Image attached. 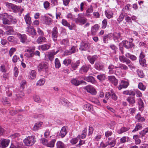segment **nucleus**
I'll list each match as a JSON object with an SVG mask.
<instances>
[{"label":"nucleus","mask_w":148,"mask_h":148,"mask_svg":"<svg viewBox=\"0 0 148 148\" xmlns=\"http://www.w3.org/2000/svg\"><path fill=\"white\" fill-rule=\"evenodd\" d=\"M45 82L44 79H41L37 82L36 85L37 86H40L43 85Z\"/></svg>","instance_id":"37998d69"},{"label":"nucleus","mask_w":148,"mask_h":148,"mask_svg":"<svg viewBox=\"0 0 148 148\" xmlns=\"http://www.w3.org/2000/svg\"><path fill=\"white\" fill-rule=\"evenodd\" d=\"M119 67L121 70H126L128 68L127 66L122 64H120L119 65Z\"/></svg>","instance_id":"6e6d98bb"},{"label":"nucleus","mask_w":148,"mask_h":148,"mask_svg":"<svg viewBox=\"0 0 148 148\" xmlns=\"http://www.w3.org/2000/svg\"><path fill=\"white\" fill-rule=\"evenodd\" d=\"M90 67L91 65H84L80 68V71L81 73H86Z\"/></svg>","instance_id":"aec40b11"},{"label":"nucleus","mask_w":148,"mask_h":148,"mask_svg":"<svg viewBox=\"0 0 148 148\" xmlns=\"http://www.w3.org/2000/svg\"><path fill=\"white\" fill-rule=\"evenodd\" d=\"M50 45L47 44H44L41 45V49L43 51L47 50L49 49Z\"/></svg>","instance_id":"8fccbe9b"},{"label":"nucleus","mask_w":148,"mask_h":148,"mask_svg":"<svg viewBox=\"0 0 148 148\" xmlns=\"http://www.w3.org/2000/svg\"><path fill=\"white\" fill-rule=\"evenodd\" d=\"M43 5L44 8L46 9H48L49 8L50 3L48 1H45L44 2Z\"/></svg>","instance_id":"338daca9"},{"label":"nucleus","mask_w":148,"mask_h":148,"mask_svg":"<svg viewBox=\"0 0 148 148\" xmlns=\"http://www.w3.org/2000/svg\"><path fill=\"white\" fill-rule=\"evenodd\" d=\"M145 55L144 53L141 52L139 56V62L140 64L143 66H144L145 64L146 60L144 58Z\"/></svg>","instance_id":"39448f33"},{"label":"nucleus","mask_w":148,"mask_h":148,"mask_svg":"<svg viewBox=\"0 0 148 148\" xmlns=\"http://www.w3.org/2000/svg\"><path fill=\"white\" fill-rule=\"evenodd\" d=\"M142 125L140 124H138L136 125L134 129L133 130L132 132H135L137 131L138 130H140L142 128Z\"/></svg>","instance_id":"de8ad7c7"},{"label":"nucleus","mask_w":148,"mask_h":148,"mask_svg":"<svg viewBox=\"0 0 148 148\" xmlns=\"http://www.w3.org/2000/svg\"><path fill=\"white\" fill-rule=\"evenodd\" d=\"M138 86V88L141 90H144L145 89V86L142 82L139 83Z\"/></svg>","instance_id":"bf43d9fd"},{"label":"nucleus","mask_w":148,"mask_h":148,"mask_svg":"<svg viewBox=\"0 0 148 148\" xmlns=\"http://www.w3.org/2000/svg\"><path fill=\"white\" fill-rule=\"evenodd\" d=\"M33 99L34 101L40 103L41 101V100L40 97L37 95H35Z\"/></svg>","instance_id":"69168bd1"},{"label":"nucleus","mask_w":148,"mask_h":148,"mask_svg":"<svg viewBox=\"0 0 148 148\" xmlns=\"http://www.w3.org/2000/svg\"><path fill=\"white\" fill-rule=\"evenodd\" d=\"M107 21L106 19H104L102 21V28L105 29L107 26Z\"/></svg>","instance_id":"0e129e2a"},{"label":"nucleus","mask_w":148,"mask_h":148,"mask_svg":"<svg viewBox=\"0 0 148 148\" xmlns=\"http://www.w3.org/2000/svg\"><path fill=\"white\" fill-rule=\"evenodd\" d=\"M148 132V127L146 128L140 132V134L142 136H144Z\"/></svg>","instance_id":"774afa93"},{"label":"nucleus","mask_w":148,"mask_h":148,"mask_svg":"<svg viewBox=\"0 0 148 148\" xmlns=\"http://www.w3.org/2000/svg\"><path fill=\"white\" fill-rule=\"evenodd\" d=\"M77 50V49L76 47L75 46H73L71 48V49L69 50V51H65L62 54V56H64L71 55V54L76 52Z\"/></svg>","instance_id":"423d86ee"},{"label":"nucleus","mask_w":148,"mask_h":148,"mask_svg":"<svg viewBox=\"0 0 148 148\" xmlns=\"http://www.w3.org/2000/svg\"><path fill=\"white\" fill-rule=\"evenodd\" d=\"M60 102L63 105L66 106H69V104L68 103V101L64 98H62L60 99Z\"/></svg>","instance_id":"49530a36"},{"label":"nucleus","mask_w":148,"mask_h":148,"mask_svg":"<svg viewBox=\"0 0 148 148\" xmlns=\"http://www.w3.org/2000/svg\"><path fill=\"white\" fill-rule=\"evenodd\" d=\"M3 14L2 15V18H3V23L4 24H8L9 23V20L7 19V18H5L4 16H3Z\"/></svg>","instance_id":"13d9d810"},{"label":"nucleus","mask_w":148,"mask_h":148,"mask_svg":"<svg viewBox=\"0 0 148 148\" xmlns=\"http://www.w3.org/2000/svg\"><path fill=\"white\" fill-rule=\"evenodd\" d=\"M90 47V44L86 41H82L81 43L79 49L81 51H86Z\"/></svg>","instance_id":"20e7f679"},{"label":"nucleus","mask_w":148,"mask_h":148,"mask_svg":"<svg viewBox=\"0 0 148 148\" xmlns=\"http://www.w3.org/2000/svg\"><path fill=\"white\" fill-rule=\"evenodd\" d=\"M99 28V25L96 24L92 26L91 28V33L93 35H96L97 32Z\"/></svg>","instance_id":"2eb2a0df"},{"label":"nucleus","mask_w":148,"mask_h":148,"mask_svg":"<svg viewBox=\"0 0 148 148\" xmlns=\"http://www.w3.org/2000/svg\"><path fill=\"white\" fill-rule=\"evenodd\" d=\"M125 56L126 57L129 58L132 61L135 60L137 59V57L133 55H132L129 53H126Z\"/></svg>","instance_id":"c9c22d12"},{"label":"nucleus","mask_w":148,"mask_h":148,"mask_svg":"<svg viewBox=\"0 0 148 148\" xmlns=\"http://www.w3.org/2000/svg\"><path fill=\"white\" fill-rule=\"evenodd\" d=\"M71 62V60L69 59H66L63 61V64L66 66H68Z\"/></svg>","instance_id":"052dcab7"},{"label":"nucleus","mask_w":148,"mask_h":148,"mask_svg":"<svg viewBox=\"0 0 148 148\" xmlns=\"http://www.w3.org/2000/svg\"><path fill=\"white\" fill-rule=\"evenodd\" d=\"M66 127L65 126L63 127L60 132L59 135L62 138L64 137L67 133L66 130Z\"/></svg>","instance_id":"cd10ccee"},{"label":"nucleus","mask_w":148,"mask_h":148,"mask_svg":"<svg viewBox=\"0 0 148 148\" xmlns=\"http://www.w3.org/2000/svg\"><path fill=\"white\" fill-rule=\"evenodd\" d=\"M9 143V140H1L0 142V146L3 148H5L8 146Z\"/></svg>","instance_id":"4468645a"},{"label":"nucleus","mask_w":148,"mask_h":148,"mask_svg":"<svg viewBox=\"0 0 148 148\" xmlns=\"http://www.w3.org/2000/svg\"><path fill=\"white\" fill-rule=\"evenodd\" d=\"M60 44L61 45L64 47H66L69 44V40L68 39L66 38L63 39L60 42Z\"/></svg>","instance_id":"a19ab883"},{"label":"nucleus","mask_w":148,"mask_h":148,"mask_svg":"<svg viewBox=\"0 0 148 148\" xmlns=\"http://www.w3.org/2000/svg\"><path fill=\"white\" fill-rule=\"evenodd\" d=\"M97 78L101 82H103L106 79V75L105 74H102L97 75Z\"/></svg>","instance_id":"2f4dec72"},{"label":"nucleus","mask_w":148,"mask_h":148,"mask_svg":"<svg viewBox=\"0 0 148 148\" xmlns=\"http://www.w3.org/2000/svg\"><path fill=\"white\" fill-rule=\"evenodd\" d=\"M121 33L114 32L113 34V39L116 42H119L122 40L121 36Z\"/></svg>","instance_id":"0eeeda50"},{"label":"nucleus","mask_w":148,"mask_h":148,"mask_svg":"<svg viewBox=\"0 0 148 148\" xmlns=\"http://www.w3.org/2000/svg\"><path fill=\"white\" fill-rule=\"evenodd\" d=\"M95 67L97 70H102L104 68V65L102 63L98 62L95 63Z\"/></svg>","instance_id":"f3484780"},{"label":"nucleus","mask_w":148,"mask_h":148,"mask_svg":"<svg viewBox=\"0 0 148 148\" xmlns=\"http://www.w3.org/2000/svg\"><path fill=\"white\" fill-rule=\"evenodd\" d=\"M36 142L34 137L29 136L23 140V142L27 146H31L34 145Z\"/></svg>","instance_id":"f03ea898"},{"label":"nucleus","mask_w":148,"mask_h":148,"mask_svg":"<svg viewBox=\"0 0 148 148\" xmlns=\"http://www.w3.org/2000/svg\"><path fill=\"white\" fill-rule=\"evenodd\" d=\"M78 138L77 137L73 138L70 140V142L72 145H75L77 142L78 141Z\"/></svg>","instance_id":"e2e57ef3"},{"label":"nucleus","mask_w":148,"mask_h":148,"mask_svg":"<svg viewBox=\"0 0 148 148\" xmlns=\"http://www.w3.org/2000/svg\"><path fill=\"white\" fill-rule=\"evenodd\" d=\"M138 104L139 109L140 111L143 110V109L144 103L143 100L140 98L138 99Z\"/></svg>","instance_id":"c85d7f7f"},{"label":"nucleus","mask_w":148,"mask_h":148,"mask_svg":"<svg viewBox=\"0 0 148 148\" xmlns=\"http://www.w3.org/2000/svg\"><path fill=\"white\" fill-rule=\"evenodd\" d=\"M52 36L53 40L55 42L57 40L58 37V29L57 27H55L53 29L52 31Z\"/></svg>","instance_id":"ddd939ff"},{"label":"nucleus","mask_w":148,"mask_h":148,"mask_svg":"<svg viewBox=\"0 0 148 148\" xmlns=\"http://www.w3.org/2000/svg\"><path fill=\"white\" fill-rule=\"evenodd\" d=\"M61 23L63 26L68 27L70 30H73V27L72 25H71L66 19H62L61 21Z\"/></svg>","instance_id":"dca6fc26"},{"label":"nucleus","mask_w":148,"mask_h":148,"mask_svg":"<svg viewBox=\"0 0 148 148\" xmlns=\"http://www.w3.org/2000/svg\"><path fill=\"white\" fill-rule=\"evenodd\" d=\"M48 53L47 56L49 59L51 61H52L54 59V56L55 55L54 54L52 51L48 52Z\"/></svg>","instance_id":"4c0bfd02"},{"label":"nucleus","mask_w":148,"mask_h":148,"mask_svg":"<svg viewBox=\"0 0 148 148\" xmlns=\"http://www.w3.org/2000/svg\"><path fill=\"white\" fill-rule=\"evenodd\" d=\"M4 28L6 31L5 33L8 35H10L13 34L14 31L12 27L11 26L6 25L5 26Z\"/></svg>","instance_id":"f8f14e48"},{"label":"nucleus","mask_w":148,"mask_h":148,"mask_svg":"<svg viewBox=\"0 0 148 148\" xmlns=\"http://www.w3.org/2000/svg\"><path fill=\"white\" fill-rule=\"evenodd\" d=\"M44 19L45 20V23L47 25H50L52 22V20L50 18L44 16Z\"/></svg>","instance_id":"ea45409f"},{"label":"nucleus","mask_w":148,"mask_h":148,"mask_svg":"<svg viewBox=\"0 0 148 148\" xmlns=\"http://www.w3.org/2000/svg\"><path fill=\"white\" fill-rule=\"evenodd\" d=\"M108 140L107 141L108 146L109 145L110 147H114L116 142V140L115 139L110 140V138H108Z\"/></svg>","instance_id":"412c9836"},{"label":"nucleus","mask_w":148,"mask_h":148,"mask_svg":"<svg viewBox=\"0 0 148 148\" xmlns=\"http://www.w3.org/2000/svg\"><path fill=\"white\" fill-rule=\"evenodd\" d=\"M72 84L75 86H78L81 83H85L84 81H79L75 79H73L71 80Z\"/></svg>","instance_id":"bb28decb"},{"label":"nucleus","mask_w":148,"mask_h":148,"mask_svg":"<svg viewBox=\"0 0 148 148\" xmlns=\"http://www.w3.org/2000/svg\"><path fill=\"white\" fill-rule=\"evenodd\" d=\"M85 89L87 92L90 93L92 95H96L97 92L95 89L93 87L91 86H88L85 88Z\"/></svg>","instance_id":"1a4fd4ad"},{"label":"nucleus","mask_w":148,"mask_h":148,"mask_svg":"<svg viewBox=\"0 0 148 148\" xmlns=\"http://www.w3.org/2000/svg\"><path fill=\"white\" fill-rule=\"evenodd\" d=\"M10 148H23V146L21 143H20L16 145V146H15L13 144H11Z\"/></svg>","instance_id":"5fc2aeb1"},{"label":"nucleus","mask_w":148,"mask_h":148,"mask_svg":"<svg viewBox=\"0 0 148 148\" xmlns=\"http://www.w3.org/2000/svg\"><path fill=\"white\" fill-rule=\"evenodd\" d=\"M34 49H29L27 50V53H25L24 56L27 58L32 57L33 54V52Z\"/></svg>","instance_id":"b1692460"},{"label":"nucleus","mask_w":148,"mask_h":148,"mask_svg":"<svg viewBox=\"0 0 148 148\" xmlns=\"http://www.w3.org/2000/svg\"><path fill=\"white\" fill-rule=\"evenodd\" d=\"M46 40L47 39L45 37L40 36L38 37L36 40V42L38 44H42L46 42Z\"/></svg>","instance_id":"a878e982"},{"label":"nucleus","mask_w":148,"mask_h":148,"mask_svg":"<svg viewBox=\"0 0 148 148\" xmlns=\"http://www.w3.org/2000/svg\"><path fill=\"white\" fill-rule=\"evenodd\" d=\"M122 43L123 46L127 49L133 46L132 42H129L126 40L123 41Z\"/></svg>","instance_id":"5701e85b"},{"label":"nucleus","mask_w":148,"mask_h":148,"mask_svg":"<svg viewBox=\"0 0 148 148\" xmlns=\"http://www.w3.org/2000/svg\"><path fill=\"white\" fill-rule=\"evenodd\" d=\"M121 84L124 88H126L129 85V83L123 80L121 81Z\"/></svg>","instance_id":"4d7b16f0"},{"label":"nucleus","mask_w":148,"mask_h":148,"mask_svg":"<svg viewBox=\"0 0 148 148\" xmlns=\"http://www.w3.org/2000/svg\"><path fill=\"white\" fill-rule=\"evenodd\" d=\"M124 13L122 12L119 17L117 19L118 21L120 23L122 21L124 18Z\"/></svg>","instance_id":"680f3d73"},{"label":"nucleus","mask_w":148,"mask_h":148,"mask_svg":"<svg viewBox=\"0 0 148 148\" xmlns=\"http://www.w3.org/2000/svg\"><path fill=\"white\" fill-rule=\"evenodd\" d=\"M55 67L56 68H59L61 66L60 61L58 58H56L55 60Z\"/></svg>","instance_id":"09e8293b"},{"label":"nucleus","mask_w":148,"mask_h":148,"mask_svg":"<svg viewBox=\"0 0 148 148\" xmlns=\"http://www.w3.org/2000/svg\"><path fill=\"white\" fill-rule=\"evenodd\" d=\"M18 37L20 39V41L23 43L25 42L27 39L26 36L25 34L21 35L19 34L18 35Z\"/></svg>","instance_id":"e433bc0d"},{"label":"nucleus","mask_w":148,"mask_h":148,"mask_svg":"<svg viewBox=\"0 0 148 148\" xmlns=\"http://www.w3.org/2000/svg\"><path fill=\"white\" fill-rule=\"evenodd\" d=\"M48 66L47 63H42L39 64L38 66V70L39 71H46Z\"/></svg>","instance_id":"9d476101"},{"label":"nucleus","mask_w":148,"mask_h":148,"mask_svg":"<svg viewBox=\"0 0 148 148\" xmlns=\"http://www.w3.org/2000/svg\"><path fill=\"white\" fill-rule=\"evenodd\" d=\"M29 79L32 80L34 79L36 77V72L34 70L31 71L29 73L28 76Z\"/></svg>","instance_id":"c756f323"},{"label":"nucleus","mask_w":148,"mask_h":148,"mask_svg":"<svg viewBox=\"0 0 148 148\" xmlns=\"http://www.w3.org/2000/svg\"><path fill=\"white\" fill-rule=\"evenodd\" d=\"M92 106L89 103L85 104L83 106V108L84 110L90 111H91L92 110Z\"/></svg>","instance_id":"72a5a7b5"},{"label":"nucleus","mask_w":148,"mask_h":148,"mask_svg":"<svg viewBox=\"0 0 148 148\" xmlns=\"http://www.w3.org/2000/svg\"><path fill=\"white\" fill-rule=\"evenodd\" d=\"M119 59L120 61L123 63H125L128 66L131 68H134L133 66L132 65V63H131V61L127 58L124 56H120L119 57Z\"/></svg>","instance_id":"7ed1b4c3"},{"label":"nucleus","mask_w":148,"mask_h":148,"mask_svg":"<svg viewBox=\"0 0 148 148\" xmlns=\"http://www.w3.org/2000/svg\"><path fill=\"white\" fill-rule=\"evenodd\" d=\"M24 19L26 23L28 26H29L32 24V21L31 18L29 16V14H27L24 16Z\"/></svg>","instance_id":"a211bd4d"},{"label":"nucleus","mask_w":148,"mask_h":148,"mask_svg":"<svg viewBox=\"0 0 148 148\" xmlns=\"http://www.w3.org/2000/svg\"><path fill=\"white\" fill-rule=\"evenodd\" d=\"M123 94L125 95H134V93L132 90H127L126 91H124L123 92Z\"/></svg>","instance_id":"864d4df0"},{"label":"nucleus","mask_w":148,"mask_h":148,"mask_svg":"<svg viewBox=\"0 0 148 148\" xmlns=\"http://www.w3.org/2000/svg\"><path fill=\"white\" fill-rule=\"evenodd\" d=\"M26 31L29 35L35 36L36 34L35 30L32 26L27 27L26 28Z\"/></svg>","instance_id":"6e6552de"},{"label":"nucleus","mask_w":148,"mask_h":148,"mask_svg":"<svg viewBox=\"0 0 148 148\" xmlns=\"http://www.w3.org/2000/svg\"><path fill=\"white\" fill-rule=\"evenodd\" d=\"M87 21V19L84 17L83 14L82 13L78 14L77 17L75 19V22L76 23H80L82 25L85 24Z\"/></svg>","instance_id":"f257e3e1"},{"label":"nucleus","mask_w":148,"mask_h":148,"mask_svg":"<svg viewBox=\"0 0 148 148\" xmlns=\"http://www.w3.org/2000/svg\"><path fill=\"white\" fill-rule=\"evenodd\" d=\"M98 57L97 55L93 56H89L87 57V59L89 62L92 64H93L97 58Z\"/></svg>","instance_id":"6ab92c4d"},{"label":"nucleus","mask_w":148,"mask_h":148,"mask_svg":"<svg viewBox=\"0 0 148 148\" xmlns=\"http://www.w3.org/2000/svg\"><path fill=\"white\" fill-rule=\"evenodd\" d=\"M111 97L114 100H116L117 99V97L114 91L112 90H111Z\"/></svg>","instance_id":"3c124183"},{"label":"nucleus","mask_w":148,"mask_h":148,"mask_svg":"<svg viewBox=\"0 0 148 148\" xmlns=\"http://www.w3.org/2000/svg\"><path fill=\"white\" fill-rule=\"evenodd\" d=\"M79 63L80 62L79 61H77L75 63H73L71 64L72 68L74 70L76 69L79 65Z\"/></svg>","instance_id":"a18cd8bd"},{"label":"nucleus","mask_w":148,"mask_h":148,"mask_svg":"<svg viewBox=\"0 0 148 148\" xmlns=\"http://www.w3.org/2000/svg\"><path fill=\"white\" fill-rule=\"evenodd\" d=\"M135 117L139 122H143L145 120V118L141 116L139 114H138Z\"/></svg>","instance_id":"79ce46f5"},{"label":"nucleus","mask_w":148,"mask_h":148,"mask_svg":"<svg viewBox=\"0 0 148 148\" xmlns=\"http://www.w3.org/2000/svg\"><path fill=\"white\" fill-rule=\"evenodd\" d=\"M57 148H65L64 144L61 141L57 142Z\"/></svg>","instance_id":"603ef678"},{"label":"nucleus","mask_w":148,"mask_h":148,"mask_svg":"<svg viewBox=\"0 0 148 148\" xmlns=\"http://www.w3.org/2000/svg\"><path fill=\"white\" fill-rule=\"evenodd\" d=\"M43 123L42 122H40L35 123L32 128V130L34 131L38 130L41 127Z\"/></svg>","instance_id":"393cba45"},{"label":"nucleus","mask_w":148,"mask_h":148,"mask_svg":"<svg viewBox=\"0 0 148 148\" xmlns=\"http://www.w3.org/2000/svg\"><path fill=\"white\" fill-rule=\"evenodd\" d=\"M84 79L92 84H95L96 82L94 78L92 76L85 77H84Z\"/></svg>","instance_id":"4be33fe9"},{"label":"nucleus","mask_w":148,"mask_h":148,"mask_svg":"<svg viewBox=\"0 0 148 148\" xmlns=\"http://www.w3.org/2000/svg\"><path fill=\"white\" fill-rule=\"evenodd\" d=\"M129 129L128 127H123L118 130L117 132L119 134H121L128 131Z\"/></svg>","instance_id":"473e14b6"},{"label":"nucleus","mask_w":148,"mask_h":148,"mask_svg":"<svg viewBox=\"0 0 148 148\" xmlns=\"http://www.w3.org/2000/svg\"><path fill=\"white\" fill-rule=\"evenodd\" d=\"M93 11V9L92 6H90L89 8H88L86 10V16L88 17H90L91 14L90 13L92 12Z\"/></svg>","instance_id":"f704fd0d"},{"label":"nucleus","mask_w":148,"mask_h":148,"mask_svg":"<svg viewBox=\"0 0 148 148\" xmlns=\"http://www.w3.org/2000/svg\"><path fill=\"white\" fill-rule=\"evenodd\" d=\"M109 81L115 86L117 85L118 81L115 77L113 75L108 76V77Z\"/></svg>","instance_id":"9b49d317"},{"label":"nucleus","mask_w":148,"mask_h":148,"mask_svg":"<svg viewBox=\"0 0 148 148\" xmlns=\"http://www.w3.org/2000/svg\"><path fill=\"white\" fill-rule=\"evenodd\" d=\"M126 100L131 104H134L135 103V100L134 97H129Z\"/></svg>","instance_id":"c03bdc74"},{"label":"nucleus","mask_w":148,"mask_h":148,"mask_svg":"<svg viewBox=\"0 0 148 148\" xmlns=\"http://www.w3.org/2000/svg\"><path fill=\"white\" fill-rule=\"evenodd\" d=\"M105 14L106 16L109 19L112 18L113 16V13L110 10H107L105 11Z\"/></svg>","instance_id":"7c9ffc66"},{"label":"nucleus","mask_w":148,"mask_h":148,"mask_svg":"<svg viewBox=\"0 0 148 148\" xmlns=\"http://www.w3.org/2000/svg\"><path fill=\"white\" fill-rule=\"evenodd\" d=\"M133 139L135 140V144L136 145L139 144L141 142V140L139 138V136L137 135H134L133 137Z\"/></svg>","instance_id":"58836bf2"}]
</instances>
